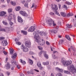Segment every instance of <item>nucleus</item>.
I'll return each mask as SVG.
<instances>
[{"mask_svg":"<svg viewBox=\"0 0 76 76\" xmlns=\"http://www.w3.org/2000/svg\"><path fill=\"white\" fill-rule=\"evenodd\" d=\"M11 63L12 65L13 66H15L16 65V62L14 60H13L11 61Z\"/></svg>","mask_w":76,"mask_h":76,"instance_id":"24","label":"nucleus"},{"mask_svg":"<svg viewBox=\"0 0 76 76\" xmlns=\"http://www.w3.org/2000/svg\"><path fill=\"white\" fill-rule=\"evenodd\" d=\"M45 53V51H41L39 53V56H41V54H42V53Z\"/></svg>","mask_w":76,"mask_h":76,"instance_id":"32","label":"nucleus"},{"mask_svg":"<svg viewBox=\"0 0 76 76\" xmlns=\"http://www.w3.org/2000/svg\"><path fill=\"white\" fill-rule=\"evenodd\" d=\"M44 57H45L46 58H47V59H48V55L46 53V52L45 51V52H44Z\"/></svg>","mask_w":76,"mask_h":76,"instance_id":"22","label":"nucleus"},{"mask_svg":"<svg viewBox=\"0 0 76 76\" xmlns=\"http://www.w3.org/2000/svg\"><path fill=\"white\" fill-rule=\"evenodd\" d=\"M22 3H23V4H24V3H25V1L24 0L23 1H22Z\"/></svg>","mask_w":76,"mask_h":76,"instance_id":"62","label":"nucleus"},{"mask_svg":"<svg viewBox=\"0 0 76 76\" xmlns=\"http://www.w3.org/2000/svg\"><path fill=\"white\" fill-rule=\"evenodd\" d=\"M11 4L12 5H13V6H15V5H16V2H15L11 1Z\"/></svg>","mask_w":76,"mask_h":76,"instance_id":"37","label":"nucleus"},{"mask_svg":"<svg viewBox=\"0 0 76 76\" xmlns=\"http://www.w3.org/2000/svg\"><path fill=\"white\" fill-rule=\"evenodd\" d=\"M59 8L60 9L61 8V5L60 4H58Z\"/></svg>","mask_w":76,"mask_h":76,"instance_id":"57","label":"nucleus"},{"mask_svg":"<svg viewBox=\"0 0 76 76\" xmlns=\"http://www.w3.org/2000/svg\"><path fill=\"white\" fill-rule=\"evenodd\" d=\"M63 42H64V40H61L59 41V43L60 44H62Z\"/></svg>","mask_w":76,"mask_h":76,"instance_id":"40","label":"nucleus"},{"mask_svg":"<svg viewBox=\"0 0 76 76\" xmlns=\"http://www.w3.org/2000/svg\"><path fill=\"white\" fill-rule=\"evenodd\" d=\"M50 76H54V75L53 73H51Z\"/></svg>","mask_w":76,"mask_h":76,"instance_id":"64","label":"nucleus"},{"mask_svg":"<svg viewBox=\"0 0 76 76\" xmlns=\"http://www.w3.org/2000/svg\"><path fill=\"white\" fill-rule=\"evenodd\" d=\"M10 63L9 62L7 63V66H6V69H9L10 68V64H9Z\"/></svg>","mask_w":76,"mask_h":76,"instance_id":"25","label":"nucleus"},{"mask_svg":"<svg viewBox=\"0 0 76 76\" xmlns=\"http://www.w3.org/2000/svg\"><path fill=\"white\" fill-rule=\"evenodd\" d=\"M45 72L44 71H43L42 72V74L43 76H45Z\"/></svg>","mask_w":76,"mask_h":76,"instance_id":"51","label":"nucleus"},{"mask_svg":"<svg viewBox=\"0 0 76 76\" xmlns=\"http://www.w3.org/2000/svg\"><path fill=\"white\" fill-rule=\"evenodd\" d=\"M63 76V75L60 72H58L57 73L56 75V76Z\"/></svg>","mask_w":76,"mask_h":76,"instance_id":"33","label":"nucleus"},{"mask_svg":"<svg viewBox=\"0 0 76 76\" xmlns=\"http://www.w3.org/2000/svg\"><path fill=\"white\" fill-rule=\"evenodd\" d=\"M3 53L5 55H6L7 54V53L5 51H3Z\"/></svg>","mask_w":76,"mask_h":76,"instance_id":"52","label":"nucleus"},{"mask_svg":"<svg viewBox=\"0 0 76 76\" xmlns=\"http://www.w3.org/2000/svg\"><path fill=\"white\" fill-rule=\"evenodd\" d=\"M10 53L11 54H13V49L12 48H10Z\"/></svg>","mask_w":76,"mask_h":76,"instance_id":"30","label":"nucleus"},{"mask_svg":"<svg viewBox=\"0 0 76 76\" xmlns=\"http://www.w3.org/2000/svg\"><path fill=\"white\" fill-rule=\"evenodd\" d=\"M7 1L8 3H10V0H7Z\"/></svg>","mask_w":76,"mask_h":76,"instance_id":"61","label":"nucleus"},{"mask_svg":"<svg viewBox=\"0 0 76 76\" xmlns=\"http://www.w3.org/2000/svg\"><path fill=\"white\" fill-rule=\"evenodd\" d=\"M1 44L3 45L4 47L6 46L7 45V40H4L1 42Z\"/></svg>","mask_w":76,"mask_h":76,"instance_id":"12","label":"nucleus"},{"mask_svg":"<svg viewBox=\"0 0 76 76\" xmlns=\"http://www.w3.org/2000/svg\"><path fill=\"white\" fill-rule=\"evenodd\" d=\"M52 8L53 10H58V8L57 6L56 5H53L52 6Z\"/></svg>","mask_w":76,"mask_h":76,"instance_id":"14","label":"nucleus"},{"mask_svg":"<svg viewBox=\"0 0 76 76\" xmlns=\"http://www.w3.org/2000/svg\"><path fill=\"white\" fill-rule=\"evenodd\" d=\"M33 35L35 36L34 38L36 39L35 41L36 42H38V38H40L39 36V32L38 31H34L33 32Z\"/></svg>","mask_w":76,"mask_h":76,"instance_id":"3","label":"nucleus"},{"mask_svg":"<svg viewBox=\"0 0 76 76\" xmlns=\"http://www.w3.org/2000/svg\"><path fill=\"white\" fill-rule=\"evenodd\" d=\"M19 12L21 15L23 16H28V14H27V13H26L25 11H20Z\"/></svg>","mask_w":76,"mask_h":76,"instance_id":"9","label":"nucleus"},{"mask_svg":"<svg viewBox=\"0 0 76 76\" xmlns=\"http://www.w3.org/2000/svg\"><path fill=\"white\" fill-rule=\"evenodd\" d=\"M35 29V27L31 26L28 30V32H34Z\"/></svg>","mask_w":76,"mask_h":76,"instance_id":"10","label":"nucleus"},{"mask_svg":"<svg viewBox=\"0 0 76 76\" xmlns=\"http://www.w3.org/2000/svg\"><path fill=\"white\" fill-rule=\"evenodd\" d=\"M46 44H47V45H50V44L49 42L48 41H46Z\"/></svg>","mask_w":76,"mask_h":76,"instance_id":"55","label":"nucleus"},{"mask_svg":"<svg viewBox=\"0 0 76 76\" xmlns=\"http://www.w3.org/2000/svg\"><path fill=\"white\" fill-rule=\"evenodd\" d=\"M5 15H6V12L1 11L0 12V16H4Z\"/></svg>","mask_w":76,"mask_h":76,"instance_id":"16","label":"nucleus"},{"mask_svg":"<svg viewBox=\"0 0 76 76\" xmlns=\"http://www.w3.org/2000/svg\"><path fill=\"white\" fill-rule=\"evenodd\" d=\"M18 21L19 22H23V20L21 17H20L19 16H18Z\"/></svg>","mask_w":76,"mask_h":76,"instance_id":"18","label":"nucleus"},{"mask_svg":"<svg viewBox=\"0 0 76 76\" xmlns=\"http://www.w3.org/2000/svg\"><path fill=\"white\" fill-rule=\"evenodd\" d=\"M28 61L30 64L32 65V64H33V61L32 60L29 59H28Z\"/></svg>","mask_w":76,"mask_h":76,"instance_id":"36","label":"nucleus"},{"mask_svg":"<svg viewBox=\"0 0 76 76\" xmlns=\"http://www.w3.org/2000/svg\"><path fill=\"white\" fill-rule=\"evenodd\" d=\"M10 26L12 27V26H13V23L12 22L10 21Z\"/></svg>","mask_w":76,"mask_h":76,"instance_id":"42","label":"nucleus"},{"mask_svg":"<svg viewBox=\"0 0 76 76\" xmlns=\"http://www.w3.org/2000/svg\"><path fill=\"white\" fill-rule=\"evenodd\" d=\"M67 6L66 5H64V8H67Z\"/></svg>","mask_w":76,"mask_h":76,"instance_id":"58","label":"nucleus"},{"mask_svg":"<svg viewBox=\"0 0 76 76\" xmlns=\"http://www.w3.org/2000/svg\"><path fill=\"white\" fill-rule=\"evenodd\" d=\"M21 33H23L24 35H27V32L24 31L22 30L21 31Z\"/></svg>","mask_w":76,"mask_h":76,"instance_id":"28","label":"nucleus"},{"mask_svg":"<svg viewBox=\"0 0 76 76\" xmlns=\"http://www.w3.org/2000/svg\"><path fill=\"white\" fill-rule=\"evenodd\" d=\"M20 7H17L15 9L16 11H19V10H20Z\"/></svg>","mask_w":76,"mask_h":76,"instance_id":"29","label":"nucleus"},{"mask_svg":"<svg viewBox=\"0 0 76 76\" xmlns=\"http://www.w3.org/2000/svg\"><path fill=\"white\" fill-rule=\"evenodd\" d=\"M66 26H67V28H71L72 27V25L71 24H66Z\"/></svg>","mask_w":76,"mask_h":76,"instance_id":"34","label":"nucleus"},{"mask_svg":"<svg viewBox=\"0 0 76 76\" xmlns=\"http://www.w3.org/2000/svg\"><path fill=\"white\" fill-rule=\"evenodd\" d=\"M61 63H62L63 65H64V66H69V64H72V62L71 61H67L62 59L61 60Z\"/></svg>","mask_w":76,"mask_h":76,"instance_id":"2","label":"nucleus"},{"mask_svg":"<svg viewBox=\"0 0 76 76\" xmlns=\"http://www.w3.org/2000/svg\"><path fill=\"white\" fill-rule=\"evenodd\" d=\"M73 16V14L72 13H69L67 14V16L68 17H69V16Z\"/></svg>","mask_w":76,"mask_h":76,"instance_id":"35","label":"nucleus"},{"mask_svg":"<svg viewBox=\"0 0 76 76\" xmlns=\"http://www.w3.org/2000/svg\"><path fill=\"white\" fill-rule=\"evenodd\" d=\"M39 43L40 45H43L44 44H45V41H44L43 39H42L41 41H39V40H38V42Z\"/></svg>","mask_w":76,"mask_h":76,"instance_id":"11","label":"nucleus"},{"mask_svg":"<svg viewBox=\"0 0 76 76\" xmlns=\"http://www.w3.org/2000/svg\"><path fill=\"white\" fill-rule=\"evenodd\" d=\"M56 70L58 72H63V69L59 68L58 67L56 68Z\"/></svg>","mask_w":76,"mask_h":76,"instance_id":"15","label":"nucleus"},{"mask_svg":"<svg viewBox=\"0 0 76 76\" xmlns=\"http://www.w3.org/2000/svg\"><path fill=\"white\" fill-rule=\"evenodd\" d=\"M58 52L56 51H54L52 54V57L54 59H56L57 58V57L56 56V55H58Z\"/></svg>","mask_w":76,"mask_h":76,"instance_id":"5","label":"nucleus"},{"mask_svg":"<svg viewBox=\"0 0 76 76\" xmlns=\"http://www.w3.org/2000/svg\"><path fill=\"white\" fill-rule=\"evenodd\" d=\"M38 48L40 50H42V47L40 46H38Z\"/></svg>","mask_w":76,"mask_h":76,"instance_id":"45","label":"nucleus"},{"mask_svg":"<svg viewBox=\"0 0 76 76\" xmlns=\"http://www.w3.org/2000/svg\"><path fill=\"white\" fill-rule=\"evenodd\" d=\"M37 65L38 67H41V63L39 62H37Z\"/></svg>","mask_w":76,"mask_h":76,"instance_id":"31","label":"nucleus"},{"mask_svg":"<svg viewBox=\"0 0 76 76\" xmlns=\"http://www.w3.org/2000/svg\"><path fill=\"white\" fill-rule=\"evenodd\" d=\"M28 28H29V26H27V27H25L24 28V30H26V29H28Z\"/></svg>","mask_w":76,"mask_h":76,"instance_id":"53","label":"nucleus"},{"mask_svg":"<svg viewBox=\"0 0 76 76\" xmlns=\"http://www.w3.org/2000/svg\"><path fill=\"white\" fill-rule=\"evenodd\" d=\"M28 3H26V4H25L24 5V6H25V7H28Z\"/></svg>","mask_w":76,"mask_h":76,"instance_id":"48","label":"nucleus"},{"mask_svg":"<svg viewBox=\"0 0 76 76\" xmlns=\"http://www.w3.org/2000/svg\"><path fill=\"white\" fill-rule=\"evenodd\" d=\"M39 34H40L41 36H45L47 35L46 32L42 31H40L39 33Z\"/></svg>","mask_w":76,"mask_h":76,"instance_id":"13","label":"nucleus"},{"mask_svg":"<svg viewBox=\"0 0 76 76\" xmlns=\"http://www.w3.org/2000/svg\"><path fill=\"white\" fill-rule=\"evenodd\" d=\"M20 61L22 63V64L24 65V64H26V62L25 61H24L22 60V59H20Z\"/></svg>","mask_w":76,"mask_h":76,"instance_id":"23","label":"nucleus"},{"mask_svg":"<svg viewBox=\"0 0 76 76\" xmlns=\"http://www.w3.org/2000/svg\"><path fill=\"white\" fill-rule=\"evenodd\" d=\"M8 12L9 13H10L12 12V8H9L8 10Z\"/></svg>","mask_w":76,"mask_h":76,"instance_id":"27","label":"nucleus"},{"mask_svg":"<svg viewBox=\"0 0 76 76\" xmlns=\"http://www.w3.org/2000/svg\"><path fill=\"white\" fill-rule=\"evenodd\" d=\"M21 49H23V52H28L29 51V49L28 48L25 47L23 45H22L21 46Z\"/></svg>","mask_w":76,"mask_h":76,"instance_id":"4","label":"nucleus"},{"mask_svg":"<svg viewBox=\"0 0 76 76\" xmlns=\"http://www.w3.org/2000/svg\"><path fill=\"white\" fill-rule=\"evenodd\" d=\"M71 49L73 51H74L75 50V48H74V47L73 46H71Z\"/></svg>","mask_w":76,"mask_h":76,"instance_id":"47","label":"nucleus"},{"mask_svg":"<svg viewBox=\"0 0 76 76\" xmlns=\"http://www.w3.org/2000/svg\"><path fill=\"white\" fill-rule=\"evenodd\" d=\"M21 76H25V75H24V74H23V73H22L21 75Z\"/></svg>","mask_w":76,"mask_h":76,"instance_id":"63","label":"nucleus"},{"mask_svg":"<svg viewBox=\"0 0 76 76\" xmlns=\"http://www.w3.org/2000/svg\"><path fill=\"white\" fill-rule=\"evenodd\" d=\"M45 21L47 24L49 26H51L53 25V26H55L56 25V24L54 23V21H53V20L50 18H47L45 19Z\"/></svg>","mask_w":76,"mask_h":76,"instance_id":"1","label":"nucleus"},{"mask_svg":"<svg viewBox=\"0 0 76 76\" xmlns=\"http://www.w3.org/2000/svg\"><path fill=\"white\" fill-rule=\"evenodd\" d=\"M25 45L26 47H28V48H30V47H31V42H30V41H27L25 42Z\"/></svg>","mask_w":76,"mask_h":76,"instance_id":"7","label":"nucleus"},{"mask_svg":"<svg viewBox=\"0 0 76 76\" xmlns=\"http://www.w3.org/2000/svg\"><path fill=\"white\" fill-rule=\"evenodd\" d=\"M42 64L43 65H48L49 64V62H43Z\"/></svg>","mask_w":76,"mask_h":76,"instance_id":"39","label":"nucleus"},{"mask_svg":"<svg viewBox=\"0 0 76 76\" xmlns=\"http://www.w3.org/2000/svg\"><path fill=\"white\" fill-rule=\"evenodd\" d=\"M58 30H54L53 29L52 30V33H54V34H56Z\"/></svg>","mask_w":76,"mask_h":76,"instance_id":"26","label":"nucleus"},{"mask_svg":"<svg viewBox=\"0 0 76 76\" xmlns=\"http://www.w3.org/2000/svg\"><path fill=\"white\" fill-rule=\"evenodd\" d=\"M2 23H3L4 25H7V23L6 22V21H3Z\"/></svg>","mask_w":76,"mask_h":76,"instance_id":"41","label":"nucleus"},{"mask_svg":"<svg viewBox=\"0 0 76 76\" xmlns=\"http://www.w3.org/2000/svg\"><path fill=\"white\" fill-rule=\"evenodd\" d=\"M15 41L16 42V44H17V45H19L21 44V43L19 42V41H18V40L17 39V38H16L15 39Z\"/></svg>","mask_w":76,"mask_h":76,"instance_id":"17","label":"nucleus"},{"mask_svg":"<svg viewBox=\"0 0 76 76\" xmlns=\"http://www.w3.org/2000/svg\"><path fill=\"white\" fill-rule=\"evenodd\" d=\"M66 3L68 5H70L71 4V3H70L69 2H67Z\"/></svg>","mask_w":76,"mask_h":76,"instance_id":"54","label":"nucleus"},{"mask_svg":"<svg viewBox=\"0 0 76 76\" xmlns=\"http://www.w3.org/2000/svg\"><path fill=\"white\" fill-rule=\"evenodd\" d=\"M39 67V69L42 70V69H43V67H42V66H40V67Z\"/></svg>","mask_w":76,"mask_h":76,"instance_id":"50","label":"nucleus"},{"mask_svg":"<svg viewBox=\"0 0 76 76\" xmlns=\"http://www.w3.org/2000/svg\"><path fill=\"white\" fill-rule=\"evenodd\" d=\"M5 39V38L3 37H0V40L1 41H2V40H3V39Z\"/></svg>","mask_w":76,"mask_h":76,"instance_id":"44","label":"nucleus"},{"mask_svg":"<svg viewBox=\"0 0 76 76\" xmlns=\"http://www.w3.org/2000/svg\"><path fill=\"white\" fill-rule=\"evenodd\" d=\"M49 14L50 15H52V16L54 15V13L52 12H50L49 13Z\"/></svg>","mask_w":76,"mask_h":76,"instance_id":"46","label":"nucleus"},{"mask_svg":"<svg viewBox=\"0 0 76 76\" xmlns=\"http://www.w3.org/2000/svg\"><path fill=\"white\" fill-rule=\"evenodd\" d=\"M64 73H65L66 74H69L70 75V72H69V71H64Z\"/></svg>","mask_w":76,"mask_h":76,"instance_id":"38","label":"nucleus"},{"mask_svg":"<svg viewBox=\"0 0 76 76\" xmlns=\"http://www.w3.org/2000/svg\"><path fill=\"white\" fill-rule=\"evenodd\" d=\"M8 20L9 21H10L12 19H15V15L12 14H10L9 16H8Z\"/></svg>","mask_w":76,"mask_h":76,"instance_id":"6","label":"nucleus"},{"mask_svg":"<svg viewBox=\"0 0 76 76\" xmlns=\"http://www.w3.org/2000/svg\"><path fill=\"white\" fill-rule=\"evenodd\" d=\"M35 71L37 72H39V70L37 69H34Z\"/></svg>","mask_w":76,"mask_h":76,"instance_id":"59","label":"nucleus"},{"mask_svg":"<svg viewBox=\"0 0 76 76\" xmlns=\"http://www.w3.org/2000/svg\"><path fill=\"white\" fill-rule=\"evenodd\" d=\"M55 13L57 15H58V16H60V15L59 13H58V12L57 11H55Z\"/></svg>","mask_w":76,"mask_h":76,"instance_id":"43","label":"nucleus"},{"mask_svg":"<svg viewBox=\"0 0 76 76\" xmlns=\"http://www.w3.org/2000/svg\"><path fill=\"white\" fill-rule=\"evenodd\" d=\"M17 56V54L16 53H14L11 57V58L14 60H15Z\"/></svg>","mask_w":76,"mask_h":76,"instance_id":"19","label":"nucleus"},{"mask_svg":"<svg viewBox=\"0 0 76 76\" xmlns=\"http://www.w3.org/2000/svg\"><path fill=\"white\" fill-rule=\"evenodd\" d=\"M68 69L71 72H74L75 68L73 65H71Z\"/></svg>","mask_w":76,"mask_h":76,"instance_id":"8","label":"nucleus"},{"mask_svg":"<svg viewBox=\"0 0 76 76\" xmlns=\"http://www.w3.org/2000/svg\"><path fill=\"white\" fill-rule=\"evenodd\" d=\"M61 15L63 17H65V16H67V14L66 13L63 12H61Z\"/></svg>","mask_w":76,"mask_h":76,"instance_id":"20","label":"nucleus"},{"mask_svg":"<svg viewBox=\"0 0 76 76\" xmlns=\"http://www.w3.org/2000/svg\"><path fill=\"white\" fill-rule=\"evenodd\" d=\"M17 68L18 69H20V66L19 65H17Z\"/></svg>","mask_w":76,"mask_h":76,"instance_id":"49","label":"nucleus"},{"mask_svg":"<svg viewBox=\"0 0 76 76\" xmlns=\"http://www.w3.org/2000/svg\"><path fill=\"white\" fill-rule=\"evenodd\" d=\"M11 69L12 70H13V69H14V67H13V66L11 67Z\"/></svg>","mask_w":76,"mask_h":76,"instance_id":"56","label":"nucleus"},{"mask_svg":"<svg viewBox=\"0 0 76 76\" xmlns=\"http://www.w3.org/2000/svg\"><path fill=\"white\" fill-rule=\"evenodd\" d=\"M74 26L76 27V21H75L74 23Z\"/></svg>","mask_w":76,"mask_h":76,"instance_id":"60","label":"nucleus"},{"mask_svg":"<svg viewBox=\"0 0 76 76\" xmlns=\"http://www.w3.org/2000/svg\"><path fill=\"white\" fill-rule=\"evenodd\" d=\"M65 38H66L68 40H69V41H71V38L70 37V36H69V35H66Z\"/></svg>","mask_w":76,"mask_h":76,"instance_id":"21","label":"nucleus"}]
</instances>
